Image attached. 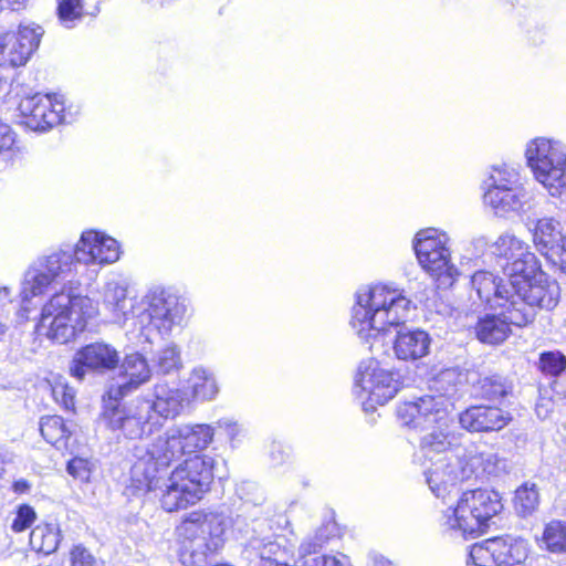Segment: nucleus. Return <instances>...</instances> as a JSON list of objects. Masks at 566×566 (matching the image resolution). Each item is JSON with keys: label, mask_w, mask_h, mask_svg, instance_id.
Returning <instances> with one entry per match:
<instances>
[{"label": "nucleus", "mask_w": 566, "mask_h": 566, "mask_svg": "<svg viewBox=\"0 0 566 566\" xmlns=\"http://www.w3.org/2000/svg\"><path fill=\"white\" fill-rule=\"evenodd\" d=\"M411 304L401 289L387 284L363 286L355 294L350 325L365 342L392 327L399 328L394 343L396 357L400 360H418L429 354L432 339L423 329L402 327Z\"/></svg>", "instance_id": "1"}, {"label": "nucleus", "mask_w": 566, "mask_h": 566, "mask_svg": "<svg viewBox=\"0 0 566 566\" xmlns=\"http://www.w3.org/2000/svg\"><path fill=\"white\" fill-rule=\"evenodd\" d=\"M214 459L209 455H195L186 459L178 464L169 474L168 468L164 470H154L155 463L150 464L148 470L149 480H158L146 488H142L134 476V464L130 469L129 483L127 491L132 495H142L148 492H155L159 496L161 507L167 512L185 510L189 505L200 501L205 493L210 490L213 481Z\"/></svg>", "instance_id": "2"}, {"label": "nucleus", "mask_w": 566, "mask_h": 566, "mask_svg": "<svg viewBox=\"0 0 566 566\" xmlns=\"http://www.w3.org/2000/svg\"><path fill=\"white\" fill-rule=\"evenodd\" d=\"M455 388L446 389L439 396L427 395L399 406L398 417L402 424L417 430H430L421 438L420 452L424 461L434 462L444 455H457L458 438L451 430L449 407Z\"/></svg>", "instance_id": "3"}, {"label": "nucleus", "mask_w": 566, "mask_h": 566, "mask_svg": "<svg viewBox=\"0 0 566 566\" xmlns=\"http://www.w3.org/2000/svg\"><path fill=\"white\" fill-rule=\"evenodd\" d=\"M214 429L209 424H179L168 429L148 444L145 450H136L134 462L135 481L142 486L158 483V480L147 478L150 464L156 470L169 468L185 453L205 450L212 442Z\"/></svg>", "instance_id": "4"}, {"label": "nucleus", "mask_w": 566, "mask_h": 566, "mask_svg": "<svg viewBox=\"0 0 566 566\" xmlns=\"http://www.w3.org/2000/svg\"><path fill=\"white\" fill-rule=\"evenodd\" d=\"M560 290L555 280L542 271L516 295H502L497 289V343L507 337L510 325L525 326L535 318L534 307L553 310L559 302Z\"/></svg>", "instance_id": "5"}, {"label": "nucleus", "mask_w": 566, "mask_h": 566, "mask_svg": "<svg viewBox=\"0 0 566 566\" xmlns=\"http://www.w3.org/2000/svg\"><path fill=\"white\" fill-rule=\"evenodd\" d=\"M93 300L83 295L55 293L43 306L38 332L59 344H66L83 332L86 321L96 315Z\"/></svg>", "instance_id": "6"}, {"label": "nucleus", "mask_w": 566, "mask_h": 566, "mask_svg": "<svg viewBox=\"0 0 566 566\" xmlns=\"http://www.w3.org/2000/svg\"><path fill=\"white\" fill-rule=\"evenodd\" d=\"M495 516L494 492L475 489L463 492L455 506L448 507L441 516L443 532L454 536L476 537L489 528Z\"/></svg>", "instance_id": "7"}, {"label": "nucleus", "mask_w": 566, "mask_h": 566, "mask_svg": "<svg viewBox=\"0 0 566 566\" xmlns=\"http://www.w3.org/2000/svg\"><path fill=\"white\" fill-rule=\"evenodd\" d=\"M524 157L532 176L552 197L566 190V144L535 137L525 145Z\"/></svg>", "instance_id": "8"}, {"label": "nucleus", "mask_w": 566, "mask_h": 566, "mask_svg": "<svg viewBox=\"0 0 566 566\" xmlns=\"http://www.w3.org/2000/svg\"><path fill=\"white\" fill-rule=\"evenodd\" d=\"M78 262L73 250H56L34 260L23 274L20 297L23 303L45 294L50 287L71 282Z\"/></svg>", "instance_id": "9"}, {"label": "nucleus", "mask_w": 566, "mask_h": 566, "mask_svg": "<svg viewBox=\"0 0 566 566\" xmlns=\"http://www.w3.org/2000/svg\"><path fill=\"white\" fill-rule=\"evenodd\" d=\"M120 401L122 399L103 395L102 420L117 438L143 439L156 430L150 407L145 398H136L128 403Z\"/></svg>", "instance_id": "10"}, {"label": "nucleus", "mask_w": 566, "mask_h": 566, "mask_svg": "<svg viewBox=\"0 0 566 566\" xmlns=\"http://www.w3.org/2000/svg\"><path fill=\"white\" fill-rule=\"evenodd\" d=\"M497 266L502 270L501 283L497 289L509 295L505 283L511 286L515 295L523 290L533 276L542 272L536 255L528 250V245L514 235H501L497 240Z\"/></svg>", "instance_id": "11"}, {"label": "nucleus", "mask_w": 566, "mask_h": 566, "mask_svg": "<svg viewBox=\"0 0 566 566\" xmlns=\"http://www.w3.org/2000/svg\"><path fill=\"white\" fill-rule=\"evenodd\" d=\"M448 243L447 233L434 228L420 230L413 240V249L420 265L442 289L452 286L458 276V270L451 263Z\"/></svg>", "instance_id": "12"}, {"label": "nucleus", "mask_w": 566, "mask_h": 566, "mask_svg": "<svg viewBox=\"0 0 566 566\" xmlns=\"http://www.w3.org/2000/svg\"><path fill=\"white\" fill-rule=\"evenodd\" d=\"M179 534L184 537L182 555L189 554L195 565L203 562L208 552L217 549L222 528L214 516L192 512L181 523Z\"/></svg>", "instance_id": "13"}, {"label": "nucleus", "mask_w": 566, "mask_h": 566, "mask_svg": "<svg viewBox=\"0 0 566 566\" xmlns=\"http://www.w3.org/2000/svg\"><path fill=\"white\" fill-rule=\"evenodd\" d=\"M457 455H444L426 467V481L431 492L440 499H446L474 472V459L469 458L464 450H457Z\"/></svg>", "instance_id": "14"}, {"label": "nucleus", "mask_w": 566, "mask_h": 566, "mask_svg": "<svg viewBox=\"0 0 566 566\" xmlns=\"http://www.w3.org/2000/svg\"><path fill=\"white\" fill-rule=\"evenodd\" d=\"M149 324L161 335L169 336L182 324L186 305L181 297L165 287H154L145 296Z\"/></svg>", "instance_id": "15"}, {"label": "nucleus", "mask_w": 566, "mask_h": 566, "mask_svg": "<svg viewBox=\"0 0 566 566\" xmlns=\"http://www.w3.org/2000/svg\"><path fill=\"white\" fill-rule=\"evenodd\" d=\"M63 96L35 93L21 98L18 111L21 124L34 132H45L63 120Z\"/></svg>", "instance_id": "16"}, {"label": "nucleus", "mask_w": 566, "mask_h": 566, "mask_svg": "<svg viewBox=\"0 0 566 566\" xmlns=\"http://www.w3.org/2000/svg\"><path fill=\"white\" fill-rule=\"evenodd\" d=\"M44 31L34 23H21L17 33L0 30V66L24 65L39 48Z\"/></svg>", "instance_id": "17"}, {"label": "nucleus", "mask_w": 566, "mask_h": 566, "mask_svg": "<svg viewBox=\"0 0 566 566\" xmlns=\"http://www.w3.org/2000/svg\"><path fill=\"white\" fill-rule=\"evenodd\" d=\"M399 390V382L394 375L380 368L376 359L363 360L355 378V394L363 398L365 394L370 402L384 405L392 399Z\"/></svg>", "instance_id": "18"}, {"label": "nucleus", "mask_w": 566, "mask_h": 566, "mask_svg": "<svg viewBox=\"0 0 566 566\" xmlns=\"http://www.w3.org/2000/svg\"><path fill=\"white\" fill-rule=\"evenodd\" d=\"M536 250L554 266L566 273V235L559 221L552 217L526 222Z\"/></svg>", "instance_id": "19"}, {"label": "nucleus", "mask_w": 566, "mask_h": 566, "mask_svg": "<svg viewBox=\"0 0 566 566\" xmlns=\"http://www.w3.org/2000/svg\"><path fill=\"white\" fill-rule=\"evenodd\" d=\"M73 251L78 264L84 265L112 264L120 255L119 243L112 237L95 230L84 231Z\"/></svg>", "instance_id": "20"}, {"label": "nucleus", "mask_w": 566, "mask_h": 566, "mask_svg": "<svg viewBox=\"0 0 566 566\" xmlns=\"http://www.w3.org/2000/svg\"><path fill=\"white\" fill-rule=\"evenodd\" d=\"M118 363V352L112 345L96 342L75 353L70 364V374L83 380L88 371L104 374L116 368Z\"/></svg>", "instance_id": "21"}, {"label": "nucleus", "mask_w": 566, "mask_h": 566, "mask_svg": "<svg viewBox=\"0 0 566 566\" xmlns=\"http://www.w3.org/2000/svg\"><path fill=\"white\" fill-rule=\"evenodd\" d=\"M151 378V368L140 353L127 354L119 365V375L116 382L106 390V395L115 399H124Z\"/></svg>", "instance_id": "22"}, {"label": "nucleus", "mask_w": 566, "mask_h": 566, "mask_svg": "<svg viewBox=\"0 0 566 566\" xmlns=\"http://www.w3.org/2000/svg\"><path fill=\"white\" fill-rule=\"evenodd\" d=\"M146 400L150 407V415L154 412L165 419L177 417L189 403L186 391L167 382L155 385L153 398Z\"/></svg>", "instance_id": "23"}, {"label": "nucleus", "mask_w": 566, "mask_h": 566, "mask_svg": "<svg viewBox=\"0 0 566 566\" xmlns=\"http://www.w3.org/2000/svg\"><path fill=\"white\" fill-rule=\"evenodd\" d=\"M533 195L527 190L526 184L500 190L497 185V216L507 218L522 217L530 209Z\"/></svg>", "instance_id": "24"}, {"label": "nucleus", "mask_w": 566, "mask_h": 566, "mask_svg": "<svg viewBox=\"0 0 566 566\" xmlns=\"http://www.w3.org/2000/svg\"><path fill=\"white\" fill-rule=\"evenodd\" d=\"M102 296L103 304L112 313L114 322L120 323L124 321L130 308L127 300V283L123 280L106 282Z\"/></svg>", "instance_id": "25"}, {"label": "nucleus", "mask_w": 566, "mask_h": 566, "mask_svg": "<svg viewBox=\"0 0 566 566\" xmlns=\"http://www.w3.org/2000/svg\"><path fill=\"white\" fill-rule=\"evenodd\" d=\"M530 545L521 536H497V566H513L526 560Z\"/></svg>", "instance_id": "26"}, {"label": "nucleus", "mask_w": 566, "mask_h": 566, "mask_svg": "<svg viewBox=\"0 0 566 566\" xmlns=\"http://www.w3.org/2000/svg\"><path fill=\"white\" fill-rule=\"evenodd\" d=\"M459 422L469 431H491L495 424V409L484 406L471 407L460 415Z\"/></svg>", "instance_id": "27"}, {"label": "nucleus", "mask_w": 566, "mask_h": 566, "mask_svg": "<svg viewBox=\"0 0 566 566\" xmlns=\"http://www.w3.org/2000/svg\"><path fill=\"white\" fill-rule=\"evenodd\" d=\"M188 386L192 397L199 400H212L219 391L214 375L202 367L192 369Z\"/></svg>", "instance_id": "28"}, {"label": "nucleus", "mask_w": 566, "mask_h": 566, "mask_svg": "<svg viewBox=\"0 0 566 566\" xmlns=\"http://www.w3.org/2000/svg\"><path fill=\"white\" fill-rule=\"evenodd\" d=\"M61 541L60 530L56 524H40L30 534V546L36 553L44 555L56 551Z\"/></svg>", "instance_id": "29"}, {"label": "nucleus", "mask_w": 566, "mask_h": 566, "mask_svg": "<svg viewBox=\"0 0 566 566\" xmlns=\"http://www.w3.org/2000/svg\"><path fill=\"white\" fill-rule=\"evenodd\" d=\"M40 431L45 441L57 449L67 448L71 432L60 416H49L41 419Z\"/></svg>", "instance_id": "30"}, {"label": "nucleus", "mask_w": 566, "mask_h": 566, "mask_svg": "<svg viewBox=\"0 0 566 566\" xmlns=\"http://www.w3.org/2000/svg\"><path fill=\"white\" fill-rule=\"evenodd\" d=\"M539 505V491L535 483L525 482L514 493L513 507L521 517L531 516Z\"/></svg>", "instance_id": "31"}, {"label": "nucleus", "mask_w": 566, "mask_h": 566, "mask_svg": "<svg viewBox=\"0 0 566 566\" xmlns=\"http://www.w3.org/2000/svg\"><path fill=\"white\" fill-rule=\"evenodd\" d=\"M544 547L553 554L566 553V522L552 520L545 527L541 538Z\"/></svg>", "instance_id": "32"}, {"label": "nucleus", "mask_w": 566, "mask_h": 566, "mask_svg": "<svg viewBox=\"0 0 566 566\" xmlns=\"http://www.w3.org/2000/svg\"><path fill=\"white\" fill-rule=\"evenodd\" d=\"M468 566H495V537L475 543L469 553Z\"/></svg>", "instance_id": "33"}, {"label": "nucleus", "mask_w": 566, "mask_h": 566, "mask_svg": "<svg viewBox=\"0 0 566 566\" xmlns=\"http://www.w3.org/2000/svg\"><path fill=\"white\" fill-rule=\"evenodd\" d=\"M537 366L545 377H558L566 369V356L559 350L543 352Z\"/></svg>", "instance_id": "34"}, {"label": "nucleus", "mask_w": 566, "mask_h": 566, "mask_svg": "<svg viewBox=\"0 0 566 566\" xmlns=\"http://www.w3.org/2000/svg\"><path fill=\"white\" fill-rule=\"evenodd\" d=\"M57 17L62 25L74 28L84 17L82 0H60Z\"/></svg>", "instance_id": "35"}, {"label": "nucleus", "mask_w": 566, "mask_h": 566, "mask_svg": "<svg viewBox=\"0 0 566 566\" xmlns=\"http://www.w3.org/2000/svg\"><path fill=\"white\" fill-rule=\"evenodd\" d=\"M522 171L523 169L520 163L502 161V164L497 166V182L500 181V190L524 185L525 181L522 176Z\"/></svg>", "instance_id": "36"}, {"label": "nucleus", "mask_w": 566, "mask_h": 566, "mask_svg": "<svg viewBox=\"0 0 566 566\" xmlns=\"http://www.w3.org/2000/svg\"><path fill=\"white\" fill-rule=\"evenodd\" d=\"M181 366L180 350L175 344L167 345L156 355V367L158 373L165 375L171 374L179 370Z\"/></svg>", "instance_id": "37"}, {"label": "nucleus", "mask_w": 566, "mask_h": 566, "mask_svg": "<svg viewBox=\"0 0 566 566\" xmlns=\"http://www.w3.org/2000/svg\"><path fill=\"white\" fill-rule=\"evenodd\" d=\"M472 285L481 301L490 304L495 297V275L492 272H475L472 276Z\"/></svg>", "instance_id": "38"}, {"label": "nucleus", "mask_w": 566, "mask_h": 566, "mask_svg": "<svg viewBox=\"0 0 566 566\" xmlns=\"http://www.w3.org/2000/svg\"><path fill=\"white\" fill-rule=\"evenodd\" d=\"M20 153L19 147L15 145V135L12 128L0 122V155H4L8 159L13 160Z\"/></svg>", "instance_id": "39"}, {"label": "nucleus", "mask_w": 566, "mask_h": 566, "mask_svg": "<svg viewBox=\"0 0 566 566\" xmlns=\"http://www.w3.org/2000/svg\"><path fill=\"white\" fill-rule=\"evenodd\" d=\"M36 518L35 511L28 504L17 507L15 517L12 521L11 528L15 533H20L29 528Z\"/></svg>", "instance_id": "40"}, {"label": "nucleus", "mask_w": 566, "mask_h": 566, "mask_svg": "<svg viewBox=\"0 0 566 566\" xmlns=\"http://www.w3.org/2000/svg\"><path fill=\"white\" fill-rule=\"evenodd\" d=\"M54 400L66 410H73L75 406V390L63 381H56L52 386Z\"/></svg>", "instance_id": "41"}, {"label": "nucleus", "mask_w": 566, "mask_h": 566, "mask_svg": "<svg viewBox=\"0 0 566 566\" xmlns=\"http://www.w3.org/2000/svg\"><path fill=\"white\" fill-rule=\"evenodd\" d=\"M475 333L480 342L493 345L495 343V315L490 314L480 319Z\"/></svg>", "instance_id": "42"}, {"label": "nucleus", "mask_w": 566, "mask_h": 566, "mask_svg": "<svg viewBox=\"0 0 566 566\" xmlns=\"http://www.w3.org/2000/svg\"><path fill=\"white\" fill-rule=\"evenodd\" d=\"M72 566H105L104 562L97 559L85 547L77 545L71 551Z\"/></svg>", "instance_id": "43"}, {"label": "nucleus", "mask_w": 566, "mask_h": 566, "mask_svg": "<svg viewBox=\"0 0 566 566\" xmlns=\"http://www.w3.org/2000/svg\"><path fill=\"white\" fill-rule=\"evenodd\" d=\"M93 464L83 458H74L67 463V472L82 482H87L91 476Z\"/></svg>", "instance_id": "44"}, {"label": "nucleus", "mask_w": 566, "mask_h": 566, "mask_svg": "<svg viewBox=\"0 0 566 566\" xmlns=\"http://www.w3.org/2000/svg\"><path fill=\"white\" fill-rule=\"evenodd\" d=\"M324 542L325 541L321 535H318V533L305 538L298 547V555L302 564L305 560H310L307 557L312 554H316L323 547Z\"/></svg>", "instance_id": "45"}, {"label": "nucleus", "mask_w": 566, "mask_h": 566, "mask_svg": "<svg viewBox=\"0 0 566 566\" xmlns=\"http://www.w3.org/2000/svg\"><path fill=\"white\" fill-rule=\"evenodd\" d=\"M348 558L345 555L337 556H316L311 560H305L301 566H347Z\"/></svg>", "instance_id": "46"}, {"label": "nucleus", "mask_w": 566, "mask_h": 566, "mask_svg": "<svg viewBox=\"0 0 566 566\" xmlns=\"http://www.w3.org/2000/svg\"><path fill=\"white\" fill-rule=\"evenodd\" d=\"M515 403L514 385L512 381L497 384V405L511 407Z\"/></svg>", "instance_id": "47"}, {"label": "nucleus", "mask_w": 566, "mask_h": 566, "mask_svg": "<svg viewBox=\"0 0 566 566\" xmlns=\"http://www.w3.org/2000/svg\"><path fill=\"white\" fill-rule=\"evenodd\" d=\"M217 426L219 429H222L226 432L228 439L231 442L235 441V439L243 431L242 427L237 421H233L232 419H228V418L220 419L217 422Z\"/></svg>", "instance_id": "48"}, {"label": "nucleus", "mask_w": 566, "mask_h": 566, "mask_svg": "<svg viewBox=\"0 0 566 566\" xmlns=\"http://www.w3.org/2000/svg\"><path fill=\"white\" fill-rule=\"evenodd\" d=\"M251 545L254 549L259 551V555L262 559H270L272 555H275L279 549V545L273 542L263 544L262 542L254 541L251 543Z\"/></svg>", "instance_id": "49"}, {"label": "nucleus", "mask_w": 566, "mask_h": 566, "mask_svg": "<svg viewBox=\"0 0 566 566\" xmlns=\"http://www.w3.org/2000/svg\"><path fill=\"white\" fill-rule=\"evenodd\" d=\"M494 188H495V180L493 178V175L491 174L490 177L483 181L482 189L484 191V193H483L484 205L490 206L492 208L495 207V195L493 193Z\"/></svg>", "instance_id": "50"}, {"label": "nucleus", "mask_w": 566, "mask_h": 566, "mask_svg": "<svg viewBox=\"0 0 566 566\" xmlns=\"http://www.w3.org/2000/svg\"><path fill=\"white\" fill-rule=\"evenodd\" d=\"M553 409V401L549 398L541 397L535 406V412L538 418L546 419Z\"/></svg>", "instance_id": "51"}, {"label": "nucleus", "mask_w": 566, "mask_h": 566, "mask_svg": "<svg viewBox=\"0 0 566 566\" xmlns=\"http://www.w3.org/2000/svg\"><path fill=\"white\" fill-rule=\"evenodd\" d=\"M368 566H395V564L380 554L371 553L368 556Z\"/></svg>", "instance_id": "52"}, {"label": "nucleus", "mask_w": 566, "mask_h": 566, "mask_svg": "<svg viewBox=\"0 0 566 566\" xmlns=\"http://www.w3.org/2000/svg\"><path fill=\"white\" fill-rule=\"evenodd\" d=\"M11 290L7 286H0V305L11 303Z\"/></svg>", "instance_id": "53"}, {"label": "nucleus", "mask_w": 566, "mask_h": 566, "mask_svg": "<svg viewBox=\"0 0 566 566\" xmlns=\"http://www.w3.org/2000/svg\"><path fill=\"white\" fill-rule=\"evenodd\" d=\"M30 490V484L27 480H19L13 483V491L15 493H25Z\"/></svg>", "instance_id": "54"}, {"label": "nucleus", "mask_w": 566, "mask_h": 566, "mask_svg": "<svg viewBox=\"0 0 566 566\" xmlns=\"http://www.w3.org/2000/svg\"><path fill=\"white\" fill-rule=\"evenodd\" d=\"M512 420V413L510 411H504L501 415H497V430H500L503 426H506Z\"/></svg>", "instance_id": "55"}, {"label": "nucleus", "mask_w": 566, "mask_h": 566, "mask_svg": "<svg viewBox=\"0 0 566 566\" xmlns=\"http://www.w3.org/2000/svg\"><path fill=\"white\" fill-rule=\"evenodd\" d=\"M4 4H7L12 10H19L24 7L27 0H1Z\"/></svg>", "instance_id": "56"}, {"label": "nucleus", "mask_w": 566, "mask_h": 566, "mask_svg": "<svg viewBox=\"0 0 566 566\" xmlns=\"http://www.w3.org/2000/svg\"><path fill=\"white\" fill-rule=\"evenodd\" d=\"M454 377H455V374L453 371H450V370L444 371L437 379V384H442L444 381L450 382Z\"/></svg>", "instance_id": "57"}, {"label": "nucleus", "mask_w": 566, "mask_h": 566, "mask_svg": "<svg viewBox=\"0 0 566 566\" xmlns=\"http://www.w3.org/2000/svg\"><path fill=\"white\" fill-rule=\"evenodd\" d=\"M273 448H277V453H279V457H273V461H274L275 463L283 462V461H284V454H283V452L280 450V447H279V446H273ZM272 455H274V452H272Z\"/></svg>", "instance_id": "58"}, {"label": "nucleus", "mask_w": 566, "mask_h": 566, "mask_svg": "<svg viewBox=\"0 0 566 566\" xmlns=\"http://www.w3.org/2000/svg\"><path fill=\"white\" fill-rule=\"evenodd\" d=\"M142 336L144 337V343H151L150 336L148 333L142 332Z\"/></svg>", "instance_id": "59"}, {"label": "nucleus", "mask_w": 566, "mask_h": 566, "mask_svg": "<svg viewBox=\"0 0 566 566\" xmlns=\"http://www.w3.org/2000/svg\"><path fill=\"white\" fill-rule=\"evenodd\" d=\"M4 329H6L4 325L0 324V336L4 333Z\"/></svg>", "instance_id": "60"}]
</instances>
